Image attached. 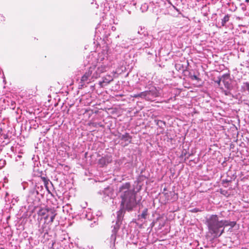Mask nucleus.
<instances>
[{"label": "nucleus", "mask_w": 249, "mask_h": 249, "mask_svg": "<svg viewBox=\"0 0 249 249\" xmlns=\"http://www.w3.org/2000/svg\"><path fill=\"white\" fill-rule=\"evenodd\" d=\"M120 196L122 199L121 206L123 209L131 210L136 204L135 193L130 188V184L126 182L122 185L119 189Z\"/></svg>", "instance_id": "nucleus-1"}, {"label": "nucleus", "mask_w": 249, "mask_h": 249, "mask_svg": "<svg viewBox=\"0 0 249 249\" xmlns=\"http://www.w3.org/2000/svg\"><path fill=\"white\" fill-rule=\"evenodd\" d=\"M206 223L209 232L214 237L220 236L224 232L223 219L217 214H212L206 217Z\"/></svg>", "instance_id": "nucleus-2"}, {"label": "nucleus", "mask_w": 249, "mask_h": 249, "mask_svg": "<svg viewBox=\"0 0 249 249\" xmlns=\"http://www.w3.org/2000/svg\"><path fill=\"white\" fill-rule=\"evenodd\" d=\"M118 219L116 222L115 225L114 226L113 229L112 230V234L110 237L111 241H113L114 244L116 240V234L118 230L119 229L120 225L121 224V218L120 217L119 214H118Z\"/></svg>", "instance_id": "nucleus-3"}, {"label": "nucleus", "mask_w": 249, "mask_h": 249, "mask_svg": "<svg viewBox=\"0 0 249 249\" xmlns=\"http://www.w3.org/2000/svg\"><path fill=\"white\" fill-rule=\"evenodd\" d=\"M107 66L105 64H102L99 66L97 69L96 71L93 74V77L94 78H97L100 76V74L106 71L107 70Z\"/></svg>", "instance_id": "nucleus-4"}, {"label": "nucleus", "mask_w": 249, "mask_h": 249, "mask_svg": "<svg viewBox=\"0 0 249 249\" xmlns=\"http://www.w3.org/2000/svg\"><path fill=\"white\" fill-rule=\"evenodd\" d=\"M112 80L113 78L112 76L110 75H107L103 78V80L102 81L99 82V84L101 87H103L108 85Z\"/></svg>", "instance_id": "nucleus-5"}, {"label": "nucleus", "mask_w": 249, "mask_h": 249, "mask_svg": "<svg viewBox=\"0 0 249 249\" xmlns=\"http://www.w3.org/2000/svg\"><path fill=\"white\" fill-rule=\"evenodd\" d=\"M56 213L53 210V209H50L49 211V213L47 216L44 217V218L45 219H47L49 217L50 218V222L51 223L53 222L54 219L55 218V216L56 215Z\"/></svg>", "instance_id": "nucleus-6"}, {"label": "nucleus", "mask_w": 249, "mask_h": 249, "mask_svg": "<svg viewBox=\"0 0 249 249\" xmlns=\"http://www.w3.org/2000/svg\"><path fill=\"white\" fill-rule=\"evenodd\" d=\"M236 225V222L234 221H230L223 219V228L227 226H230L233 228Z\"/></svg>", "instance_id": "nucleus-7"}, {"label": "nucleus", "mask_w": 249, "mask_h": 249, "mask_svg": "<svg viewBox=\"0 0 249 249\" xmlns=\"http://www.w3.org/2000/svg\"><path fill=\"white\" fill-rule=\"evenodd\" d=\"M91 74V71L89 70L88 72H86L81 78L82 82H86L87 81L89 77Z\"/></svg>", "instance_id": "nucleus-8"}, {"label": "nucleus", "mask_w": 249, "mask_h": 249, "mask_svg": "<svg viewBox=\"0 0 249 249\" xmlns=\"http://www.w3.org/2000/svg\"><path fill=\"white\" fill-rule=\"evenodd\" d=\"M49 210H50V209H41L39 211V214L40 215L44 216V217H45L46 216H47L48 215Z\"/></svg>", "instance_id": "nucleus-9"}, {"label": "nucleus", "mask_w": 249, "mask_h": 249, "mask_svg": "<svg viewBox=\"0 0 249 249\" xmlns=\"http://www.w3.org/2000/svg\"><path fill=\"white\" fill-rule=\"evenodd\" d=\"M229 20V16L226 15L222 20V25L224 26L227 22Z\"/></svg>", "instance_id": "nucleus-10"}, {"label": "nucleus", "mask_w": 249, "mask_h": 249, "mask_svg": "<svg viewBox=\"0 0 249 249\" xmlns=\"http://www.w3.org/2000/svg\"><path fill=\"white\" fill-rule=\"evenodd\" d=\"M147 215V209H145L144 210H143V211H142V214H141V215H140V216L141 218L145 219V218H146Z\"/></svg>", "instance_id": "nucleus-11"}, {"label": "nucleus", "mask_w": 249, "mask_h": 249, "mask_svg": "<svg viewBox=\"0 0 249 249\" xmlns=\"http://www.w3.org/2000/svg\"><path fill=\"white\" fill-rule=\"evenodd\" d=\"M244 88L247 90L249 93V82L244 83Z\"/></svg>", "instance_id": "nucleus-12"}, {"label": "nucleus", "mask_w": 249, "mask_h": 249, "mask_svg": "<svg viewBox=\"0 0 249 249\" xmlns=\"http://www.w3.org/2000/svg\"><path fill=\"white\" fill-rule=\"evenodd\" d=\"M146 95V92H141V93L139 94H136L133 96L134 97H142V96H145Z\"/></svg>", "instance_id": "nucleus-13"}, {"label": "nucleus", "mask_w": 249, "mask_h": 249, "mask_svg": "<svg viewBox=\"0 0 249 249\" xmlns=\"http://www.w3.org/2000/svg\"><path fill=\"white\" fill-rule=\"evenodd\" d=\"M103 54L102 53V54H99V58L98 59V61L99 62H101L102 61H103L104 59H105V57L104 56H103Z\"/></svg>", "instance_id": "nucleus-14"}, {"label": "nucleus", "mask_w": 249, "mask_h": 249, "mask_svg": "<svg viewBox=\"0 0 249 249\" xmlns=\"http://www.w3.org/2000/svg\"><path fill=\"white\" fill-rule=\"evenodd\" d=\"M106 159H107V163H109V162H110L111 161V158L109 156L107 157H106Z\"/></svg>", "instance_id": "nucleus-15"}, {"label": "nucleus", "mask_w": 249, "mask_h": 249, "mask_svg": "<svg viewBox=\"0 0 249 249\" xmlns=\"http://www.w3.org/2000/svg\"><path fill=\"white\" fill-rule=\"evenodd\" d=\"M192 79H195V80H198V78L197 77V76L194 75L192 76Z\"/></svg>", "instance_id": "nucleus-16"}, {"label": "nucleus", "mask_w": 249, "mask_h": 249, "mask_svg": "<svg viewBox=\"0 0 249 249\" xmlns=\"http://www.w3.org/2000/svg\"><path fill=\"white\" fill-rule=\"evenodd\" d=\"M246 1H249V0H246Z\"/></svg>", "instance_id": "nucleus-17"}]
</instances>
